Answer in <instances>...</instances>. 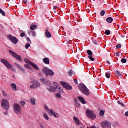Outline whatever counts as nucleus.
Returning a JSON list of instances; mask_svg holds the SVG:
<instances>
[{"instance_id":"obj_7","label":"nucleus","mask_w":128,"mask_h":128,"mask_svg":"<svg viewBox=\"0 0 128 128\" xmlns=\"http://www.w3.org/2000/svg\"><path fill=\"white\" fill-rule=\"evenodd\" d=\"M61 86H62L63 88H64L67 90H72V86L69 84L64 82H60Z\"/></svg>"},{"instance_id":"obj_8","label":"nucleus","mask_w":128,"mask_h":128,"mask_svg":"<svg viewBox=\"0 0 128 128\" xmlns=\"http://www.w3.org/2000/svg\"><path fill=\"white\" fill-rule=\"evenodd\" d=\"M9 53L10 54H11V56H12L14 58H16L17 60H18L19 62H22V58L20 57V55H18V54H16V52H14L12 50H9Z\"/></svg>"},{"instance_id":"obj_40","label":"nucleus","mask_w":128,"mask_h":128,"mask_svg":"<svg viewBox=\"0 0 128 128\" xmlns=\"http://www.w3.org/2000/svg\"><path fill=\"white\" fill-rule=\"evenodd\" d=\"M106 36H110V30H106Z\"/></svg>"},{"instance_id":"obj_21","label":"nucleus","mask_w":128,"mask_h":128,"mask_svg":"<svg viewBox=\"0 0 128 128\" xmlns=\"http://www.w3.org/2000/svg\"><path fill=\"white\" fill-rule=\"evenodd\" d=\"M107 22H108V24H112V22H114V19L112 18L111 17H109L107 18L106 20Z\"/></svg>"},{"instance_id":"obj_33","label":"nucleus","mask_w":128,"mask_h":128,"mask_svg":"<svg viewBox=\"0 0 128 128\" xmlns=\"http://www.w3.org/2000/svg\"><path fill=\"white\" fill-rule=\"evenodd\" d=\"M100 116H104V112L103 110L100 111Z\"/></svg>"},{"instance_id":"obj_17","label":"nucleus","mask_w":128,"mask_h":128,"mask_svg":"<svg viewBox=\"0 0 128 128\" xmlns=\"http://www.w3.org/2000/svg\"><path fill=\"white\" fill-rule=\"evenodd\" d=\"M45 34H46V36L48 38H52V34H50V32H48V29L46 30V32Z\"/></svg>"},{"instance_id":"obj_47","label":"nucleus","mask_w":128,"mask_h":128,"mask_svg":"<svg viewBox=\"0 0 128 128\" xmlns=\"http://www.w3.org/2000/svg\"><path fill=\"white\" fill-rule=\"evenodd\" d=\"M2 94L4 96H8V94H6V92L5 91L2 92Z\"/></svg>"},{"instance_id":"obj_23","label":"nucleus","mask_w":128,"mask_h":128,"mask_svg":"<svg viewBox=\"0 0 128 128\" xmlns=\"http://www.w3.org/2000/svg\"><path fill=\"white\" fill-rule=\"evenodd\" d=\"M25 62H26V64H30L32 66V62H30V60L28 59V58H24V59Z\"/></svg>"},{"instance_id":"obj_16","label":"nucleus","mask_w":128,"mask_h":128,"mask_svg":"<svg viewBox=\"0 0 128 128\" xmlns=\"http://www.w3.org/2000/svg\"><path fill=\"white\" fill-rule=\"evenodd\" d=\"M78 100L81 104H86V100H84V98L82 96L78 97Z\"/></svg>"},{"instance_id":"obj_18","label":"nucleus","mask_w":128,"mask_h":128,"mask_svg":"<svg viewBox=\"0 0 128 128\" xmlns=\"http://www.w3.org/2000/svg\"><path fill=\"white\" fill-rule=\"evenodd\" d=\"M31 66L34 68V70H40V68H38V66L35 64L32 63Z\"/></svg>"},{"instance_id":"obj_36","label":"nucleus","mask_w":128,"mask_h":128,"mask_svg":"<svg viewBox=\"0 0 128 128\" xmlns=\"http://www.w3.org/2000/svg\"><path fill=\"white\" fill-rule=\"evenodd\" d=\"M25 48H26V50H28V48H30V44H26L25 46Z\"/></svg>"},{"instance_id":"obj_24","label":"nucleus","mask_w":128,"mask_h":128,"mask_svg":"<svg viewBox=\"0 0 128 128\" xmlns=\"http://www.w3.org/2000/svg\"><path fill=\"white\" fill-rule=\"evenodd\" d=\"M30 104H32V106H36V100L34 98H32L30 100Z\"/></svg>"},{"instance_id":"obj_35","label":"nucleus","mask_w":128,"mask_h":128,"mask_svg":"<svg viewBox=\"0 0 128 128\" xmlns=\"http://www.w3.org/2000/svg\"><path fill=\"white\" fill-rule=\"evenodd\" d=\"M56 96L57 98H62V95L60 93L56 94Z\"/></svg>"},{"instance_id":"obj_63","label":"nucleus","mask_w":128,"mask_h":128,"mask_svg":"<svg viewBox=\"0 0 128 128\" xmlns=\"http://www.w3.org/2000/svg\"><path fill=\"white\" fill-rule=\"evenodd\" d=\"M54 12H55V13L56 14V11H54Z\"/></svg>"},{"instance_id":"obj_12","label":"nucleus","mask_w":128,"mask_h":128,"mask_svg":"<svg viewBox=\"0 0 128 128\" xmlns=\"http://www.w3.org/2000/svg\"><path fill=\"white\" fill-rule=\"evenodd\" d=\"M53 84L54 86H55L56 90L60 92V94H64V90L62 88V87L58 84L54 82Z\"/></svg>"},{"instance_id":"obj_29","label":"nucleus","mask_w":128,"mask_h":128,"mask_svg":"<svg viewBox=\"0 0 128 128\" xmlns=\"http://www.w3.org/2000/svg\"><path fill=\"white\" fill-rule=\"evenodd\" d=\"M36 24H33V25H32L30 28V29L31 30H34V28H36Z\"/></svg>"},{"instance_id":"obj_45","label":"nucleus","mask_w":128,"mask_h":128,"mask_svg":"<svg viewBox=\"0 0 128 128\" xmlns=\"http://www.w3.org/2000/svg\"><path fill=\"white\" fill-rule=\"evenodd\" d=\"M92 44H95V46L98 45V41H96V40H94L92 41Z\"/></svg>"},{"instance_id":"obj_50","label":"nucleus","mask_w":128,"mask_h":128,"mask_svg":"<svg viewBox=\"0 0 128 128\" xmlns=\"http://www.w3.org/2000/svg\"><path fill=\"white\" fill-rule=\"evenodd\" d=\"M23 2L25 4H28V0H22Z\"/></svg>"},{"instance_id":"obj_27","label":"nucleus","mask_w":128,"mask_h":128,"mask_svg":"<svg viewBox=\"0 0 128 128\" xmlns=\"http://www.w3.org/2000/svg\"><path fill=\"white\" fill-rule=\"evenodd\" d=\"M34 84L37 88H38V86H40V84L38 81H36Z\"/></svg>"},{"instance_id":"obj_52","label":"nucleus","mask_w":128,"mask_h":128,"mask_svg":"<svg viewBox=\"0 0 128 128\" xmlns=\"http://www.w3.org/2000/svg\"><path fill=\"white\" fill-rule=\"evenodd\" d=\"M24 66H25V67L26 68H30V66L28 65L27 64H26Z\"/></svg>"},{"instance_id":"obj_39","label":"nucleus","mask_w":128,"mask_h":128,"mask_svg":"<svg viewBox=\"0 0 128 128\" xmlns=\"http://www.w3.org/2000/svg\"><path fill=\"white\" fill-rule=\"evenodd\" d=\"M88 58L91 60V62H94V58H92V56H88Z\"/></svg>"},{"instance_id":"obj_44","label":"nucleus","mask_w":128,"mask_h":128,"mask_svg":"<svg viewBox=\"0 0 128 128\" xmlns=\"http://www.w3.org/2000/svg\"><path fill=\"white\" fill-rule=\"evenodd\" d=\"M106 77L107 78H110V74L106 73Z\"/></svg>"},{"instance_id":"obj_38","label":"nucleus","mask_w":128,"mask_h":128,"mask_svg":"<svg viewBox=\"0 0 128 128\" xmlns=\"http://www.w3.org/2000/svg\"><path fill=\"white\" fill-rule=\"evenodd\" d=\"M101 16H104V14H106V11L104 10H102L101 12H100V14Z\"/></svg>"},{"instance_id":"obj_55","label":"nucleus","mask_w":128,"mask_h":128,"mask_svg":"<svg viewBox=\"0 0 128 128\" xmlns=\"http://www.w3.org/2000/svg\"><path fill=\"white\" fill-rule=\"evenodd\" d=\"M116 56L119 57L120 56V54L116 52Z\"/></svg>"},{"instance_id":"obj_26","label":"nucleus","mask_w":128,"mask_h":128,"mask_svg":"<svg viewBox=\"0 0 128 128\" xmlns=\"http://www.w3.org/2000/svg\"><path fill=\"white\" fill-rule=\"evenodd\" d=\"M12 88H13V90H15V92H16V84H11Z\"/></svg>"},{"instance_id":"obj_54","label":"nucleus","mask_w":128,"mask_h":128,"mask_svg":"<svg viewBox=\"0 0 128 128\" xmlns=\"http://www.w3.org/2000/svg\"><path fill=\"white\" fill-rule=\"evenodd\" d=\"M56 8H58V6H55L54 7V10H56Z\"/></svg>"},{"instance_id":"obj_10","label":"nucleus","mask_w":128,"mask_h":128,"mask_svg":"<svg viewBox=\"0 0 128 128\" xmlns=\"http://www.w3.org/2000/svg\"><path fill=\"white\" fill-rule=\"evenodd\" d=\"M8 40L12 42V44H16L18 42V40L15 36H12V35H8Z\"/></svg>"},{"instance_id":"obj_34","label":"nucleus","mask_w":128,"mask_h":128,"mask_svg":"<svg viewBox=\"0 0 128 128\" xmlns=\"http://www.w3.org/2000/svg\"><path fill=\"white\" fill-rule=\"evenodd\" d=\"M68 74L69 76H72V75L74 74V73L72 72V70H70L68 72Z\"/></svg>"},{"instance_id":"obj_56","label":"nucleus","mask_w":128,"mask_h":128,"mask_svg":"<svg viewBox=\"0 0 128 128\" xmlns=\"http://www.w3.org/2000/svg\"><path fill=\"white\" fill-rule=\"evenodd\" d=\"M125 115L126 116H128V112H127L125 113Z\"/></svg>"},{"instance_id":"obj_14","label":"nucleus","mask_w":128,"mask_h":128,"mask_svg":"<svg viewBox=\"0 0 128 128\" xmlns=\"http://www.w3.org/2000/svg\"><path fill=\"white\" fill-rule=\"evenodd\" d=\"M47 90H48L50 92H56V88H54V87L50 86V85L47 86Z\"/></svg>"},{"instance_id":"obj_31","label":"nucleus","mask_w":128,"mask_h":128,"mask_svg":"<svg viewBox=\"0 0 128 128\" xmlns=\"http://www.w3.org/2000/svg\"><path fill=\"white\" fill-rule=\"evenodd\" d=\"M30 88H32V90H36V84H32V85H31L30 86Z\"/></svg>"},{"instance_id":"obj_60","label":"nucleus","mask_w":128,"mask_h":128,"mask_svg":"<svg viewBox=\"0 0 128 128\" xmlns=\"http://www.w3.org/2000/svg\"><path fill=\"white\" fill-rule=\"evenodd\" d=\"M107 62L108 64H110V61H107Z\"/></svg>"},{"instance_id":"obj_15","label":"nucleus","mask_w":128,"mask_h":128,"mask_svg":"<svg viewBox=\"0 0 128 128\" xmlns=\"http://www.w3.org/2000/svg\"><path fill=\"white\" fill-rule=\"evenodd\" d=\"M50 113L52 114V116L56 118H60V114L54 111V110L52 109L50 110Z\"/></svg>"},{"instance_id":"obj_13","label":"nucleus","mask_w":128,"mask_h":128,"mask_svg":"<svg viewBox=\"0 0 128 128\" xmlns=\"http://www.w3.org/2000/svg\"><path fill=\"white\" fill-rule=\"evenodd\" d=\"M15 66L16 68H18V70L21 72H22V74H26V71H24V68H22V66H20V64L16 63L15 64Z\"/></svg>"},{"instance_id":"obj_6","label":"nucleus","mask_w":128,"mask_h":128,"mask_svg":"<svg viewBox=\"0 0 128 128\" xmlns=\"http://www.w3.org/2000/svg\"><path fill=\"white\" fill-rule=\"evenodd\" d=\"M2 106L6 110H10V103L6 100H2Z\"/></svg>"},{"instance_id":"obj_25","label":"nucleus","mask_w":128,"mask_h":128,"mask_svg":"<svg viewBox=\"0 0 128 128\" xmlns=\"http://www.w3.org/2000/svg\"><path fill=\"white\" fill-rule=\"evenodd\" d=\"M42 114H43V117L44 118H45L46 120H50V118H48V114L44 113Z\"/></svg>"},{"instance_id":"obj_62","label":"nucleus","mask_w":128,"mask_h":128,"mask_svg":"<svg viewBox=\"0 0 128 128\" xmlns=\"http://www.w3.org/2000/svg\"><path fill=\"white\" fill-rule=\"evenodd\" d=\"M122 38H124V35H122Z\"/></svg>"},{"instance_id":"obj_22","label":"nucleus","mask_w":128,"mask_h":128,"mask_svg":"<svg viewBox=\"0 0 128 128\" xmlns=\"http://www.w3.org/2000/svg\"><path fill=\"white\" fill-rule=\"evenodd\" d=\"M115 74H116L117 76H120V77L122 76V74L121 73L120 71H116V72H115Z\"/></svg>"},{"instance_id":"obj_4","label":"nucleus","mask_w":128,"mask_h":128,"mask_svg":"<svg viewBox=\"0 0 128 128\" xmlns=\"http://www.w3.org/2000/svg\"><path fill=\"white\" fill-rule=\"evenodd\" d=\"M43 72L44 74H46V76H54V72L48 69V68H43Z\"/></svg>"},{"instance_id":"obj_1","label":"nucleus","mask_w":128,"mask_h":128,"mask_svg":"<svg viewBox=\"0 0 128 128\" xmlns=\"http://www.w3.org/2000/svg\"><path fill=\"white\" fill-rule=\"evenodd\" d=\"M78 87L83 94L86 96H90V92L84 84H80Z\"/></svg>"},{"instance_id":"obj_20","label":"nucleus","mask_w":128,"mask_h":128,"mask_svg":"<svg viewBox=\"0 0 128 128\" xmlns=\"http://www.w3.org/2000/svg\"><path fill=\"white\" fill-rule=\"evenodd\" d=\"M74 120L76 124H78V126H80V120H78V118L76 117H74Z\"/></svg>"},{"instance_id":"obj_57","label":"nucleus","mask_w":128,"mask_h":128,"mask_svg":"<svg viewBox=\"0 0 128 128\" xmlns=\"http://www.w3.org/2000/svg\"><path fill=\"white\" fill-rule=\"evenodd\" d=\"M102 4H104V0H101Z\"/></svg>"},{"instance_id":"obj_43","label":"nucleus","mask_w":128,"mask_h":128,"mask_svg":"<svg viewBox=\"0 0 128 128\" xmlns=\"http://www.w3.org/2000/svg\"><path fill=\"white\" fill-rule=\"evenodd\" d=\"M44 108L46 110H47V112H50V108H48V106L44 105Z\"/></svg>"},{"instance_id":"obj_28","label":"nucleus","mask_w":128,"mask_h":128,"mask_svg":"<svg viewBox=\"0 0 128 128\" xmlns=\"http://www.w3.org/2000/svg\"><path fill=\"white\" fill-rule=\"evenodd\" d=\"M87 54H88V56H92V50H88L87 51Z\"/></svg>"},{"instance_id":"obj_42","label":"nucleus","mask_w":128,"mask_h":128,"mask_svg":"<svg viewBox=\"0 0 128 128\" xmlns=\"http://www.w3.org/2000/svg\"><path fill=\"white\" fill-rule=\"evenodd\" d=\"M32 36H34V37L36 36V32L33 31V32H32Z\"/></svg>"},{"instance_id":"obj_3","label":"nucleus","mask_w":128,"mask_h":128,"mask_svg":"<svg viewBox=\"0 0 128 128\" xmlns=\"http://www.w3.org/2000/svg\"><path fill=\"white\" fill-rule=\"evenodd\" d=\"M1 62L4 64L6 66L7 68H8L9 70H13V72H16V70L15 68H12V65H10V62L8 60H6L5 59H1Z\"/></svg>"},{"instance_id":"obj_51","label":"nucleus","mask_w":128,"mask_h":128,"mask_svg":"<svg viewBox=\"0 0 128 128\" xmlns=\"http://www.w3.org/2000/svg\"><path fill=\"white\" fill-rule=\"evenodd\" d=\"M26 40L29 41L32 44V40H30V38H27Z\"/></svg>"},{"instance_id":"obj_53","label":"nucleus","mask_w":128,"mask_h":128,"mask_svg":"<svg viewBox=\"0 0 128 128\" xmlns=\"http://www.w3.org/2000/svg\"><path fill=\"white\" fill-rule=\"evenodd\" d=\"M74 82H75L76 84H78V80H75Z\"/></svg>"},{"instance_id":"obj_32","label":"nucleus","mask_w":128,"mask_h":128,"mask_svg":"<svg viewBox=\"0 0 128 128\" xmlns=\"http://www.w3.org/2000/svg\"><path fill=\"white\" fill-rule=\"evenodd\" d=\"M117 104H120V106H122V108H124V103L120 102V101H118Z\"/></svg>"},{"instance_id":"obj_46","label":"nucleus","mask_w":128,"mask_h":128,"mask_svg":"<svg viewBox=\"0 0 128 128\" xmlns=\"http://www.w3.org/2000/svg\"><path fill=\"white\" fill-rule=\"evenodd\" d=\"M74 102H76V104H78V99H76V98H75L74 99Z\"/></svg>"},{"instance_id":"obj_41","label":"nucleus","mask_w":128,"mask_h":128,"mask_svg":"<svg viewBox=\"0 0 128 128\" xmlns=\"http://www.w3.org/2000/svg\"><path fill=\"white\" fill-rule=\"evenodd\" d=\"M122 64H126V59L122 58Z\"/></svg>"},{"instance_id":"obj_9","label":"nucleus","mask_w":128,"mask_h":128,"mask_svg":"<svg viewBox=\"0 0 128 128\" xmlns=\"http://www.w3.org/2000/svg\"><path fill=\"white\" fill-rule=\"evenodd\" d=\"M100 125L103 128H112V124L108 121H103Z\"/></svg>"},{"instance_id":"obj_61","label":"nucleus","mask_w":128,"mask_h":128,"mask_svg":"<svg viewBox=\"0 0 128 128\" xmlns=\"http://www.w3.org/2000/svg\"><path fill=\"white\" fill-rule=\"evenodd\" d=\"M4 114H8V112H4Z\"/></svg>"},{"instance_id":"obj_11","label":"nucleus","mask_w":128,"mask_h":128,"mask_svg":"<svg viewBox=\"0 0 128 128\" xmlns=\"http://www.w3.org/2000/svg\"><path fill=\"white\" fill-rule=\"evenodd\" d=\"M40 82H42L46 86H50L52 84V82H50V81L48 80V79L40 78Z\"/></svg>"},{"instance_id":"obj_2","label":"nucleus","mask_w":128,"mask_h":128,"mask_svg":"<svg viewBox=\"0 0 128 128\" xmlns=\"http://www.w3.org/2000/svg\"><path fill=\"white\" fill-rule=\"evenodd\" d=\"M13 108L14 112L16 114H20L22 112V106L16 103L14 104Z\"/></svg>"},{"instance_id":"obj_58","label":"nucleus","mask_w":128,"mask_h":128,"mask_svg":"<svg viewBox=\"0 0 128 128\" xmlns=\"http://www.w3.org/2000/svg\"><path fill=\"white\" fill-rule=\"evenodd\" d=\"M40 126L42 128H46L44 127V126H42V124L40 125Z\"/></svg>"},{"instance_id":"obj_30","label":"nucleus","mask_w":128,"mask_h":128,"mask_svg":"<svg viewBox=\"0 0 128 128\" xmlns=\"http://www.w3.org/2000/svg\"><path fill=\"white\" fill-rule=\"evenodd\" d=\"M0 14H2L3 16H6V12H4V10H2L0 8Z\"/></svg>"},{"instance_id":"obj_48","label":"nucleus","mask_w":128,"mask_h":128,"mask_svg":"<svg viewBox=\"0 0 128 128\" xmlns=\"http://www.w3.org/2000/svg\"><path fill=\"white\" fill-rule=\"evenodd\" d=\"M21 38H24V36H26V33L22 32L20 34Z\"/></svg>"},{"instance_id":"obj_49","label":"nucleus","mask_w":128,"mask_h":128,"mask_svg":"<svg viewBox=\"0 0 128 128\" xmlns=\"http://www.w3.org/2000/svg\"><path fill=\"white\" fill-rule=\"evenodd\" d=\"M116 48L118 50L120 49V48H122V45L120 44H118L117 46H116Z\"/></svg>"},{"instance_id":"obj_37","label":"nucleus","mask_w":128,"mask_h":128,"mask_svg":"<svg viewBox=\"0 0 128 128\" xmlns=\"http://www.w3.org/2000/svg\"><path fill=\"white\" fill-rule=\"evenodd\" d=\"M20 104L22 106H26V102L24 101H21L20 102Z\"/></svg>"},{"instance_id":"obj_19","label":"nucleus","mask_w":128,"mask_h":128,"mask_svg":"<svg viewBox=\"0 0 128 128\" xmlns=\"http://www.w3.org/2000/svg\"><path fill=\"white\" fill-rule=\"evenodd\" d=\"M43 62L45 64H50V59L48 58H44L43 59Z\"/></svg>"},{"instance_id":"obj_59","label":"nucleus","mask_w":128,"mask_h":128,"mask_svg":"<svg viewBox=\"0 0 128 128\" xmlns=\"http://www.w3.org/2000/svg\"><path fill=\"white\" fill-rule=\"evenodd\" d=\"M30 32H32V31L29 30V31L28 32V34H30Z\"/></svg>"},{"instance_id":"obj_5","label":"nucleus","mask_w":128,"mask_h":128,"mask_svg":"<svg viewBox=\"0 0 128 128\" xmlns=\"http://www.w3.org/2000/svg\"><path fill=\"white\" fill-rule=\"evenodd\" d=\"M86 112L87 116L89 118H91V120H96V114L94 113V112L88 110H86Z\"/></svg>"}]
</instances>
